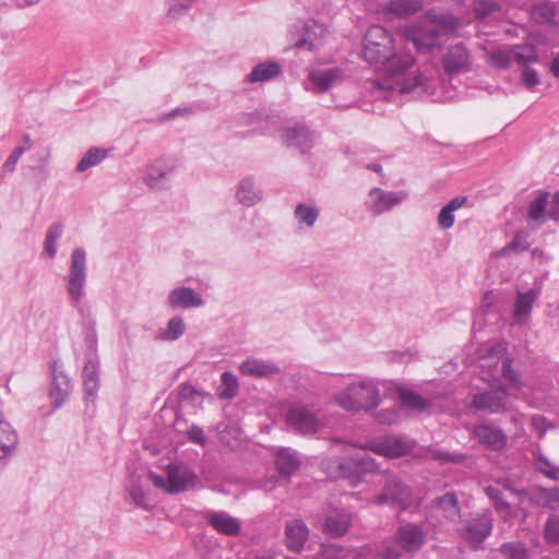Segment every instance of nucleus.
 I'll return each instance as SVG.
<instances>
[{"mask_svg":"<svg viewBox=\"0 0 559 559\" xmlns=\"http://www.w3.org/2000/svg\"><path fill=\"white\" fill-rule=\"evenodd\" d=\"M392 35L380 25L368 28L364 38V59L369 63L383 66L391 78L404 74L415 63L411 52L397 50Z\"/></svg>","mask_w":559,"mask_h":559,"instance_id":"1","label":"nucleus"},{"mask_svg":"<svg viewBox=\"0 0 559 559\" xmlns=\"http://www.w3.org/2000/svg\"><path fill=\"white\" fill-rule=\"evenodd\" d=\"M427 20L414 25L406 31V39L409 40L419 52H429L441 46L448 33L454 31V19L437 10H429Z\"/></svg>","mask_w":559,"mask_h":559,"instance_id":"2","label":"nucleus"},{"mask_svg":"<svg viewBox=\"0 0 559 559\" xmlns=\"http://www.w3.org/2000/svg\"><path fill=\"white\" fill-rule=\"evenodd\" d=\"M336 403L346 411H371L380 404V392L373 380H361L349 384L335 397Z\"/></svg>","mask_w":559,"mask_h":559,"instance_id":"3","label":"nucleus"},{"mask_svg":"<svg viewBox=\"0 0 559 559\" xmlns=\"http://www.w3.org/2000/svg\"><path fill=\"white\" fill-rule=\"evenodd\" d=\"M86 283V253L75 248L71 254L70 272L67 276V290L73 307H78L84 296Z\"/></svg>","mask_w":559,"mask_h":559,"instance_id":"4","label":"nucleus"},{"mask_svg":"<svg viewBox=\"0 0 559 559\" xmlns=\"http://www.w3.org/2000/svg\"><path fill=\"white\" fill-rule=\"evenodd\" d=\"M338 469L342 476L354 481H360L369 474L382 473L374 459L367 452L342 459L338 462Z\"/></svg>","mask_w":559,"mask_h":559,"instance_id":"5","label":"nucleus"},{"mask_svg":"<svg viewBox=\"0 0 559 559\" xmlns=\"http://www.w3.org/2000/svg\"><path fill=\"white\" fill-rule=\"evenodd\" d=\"M405 191H385L374 187L369 190L366 206L373 215L379 216L390 212L394 206L399 205L407 199Z\"/></svg>","mask_w":559,"mask_h":559,"instance_id":"6","label":"nucleus"},{"mask_svg":"<svg viewBox=\"0 0 559 559\" xmlns=\"http://www.w3.org/2000/svg\"><path fill=\"white\" fill-rule=\"evenodd\" d=\"M508 391L498 386L473 395L469 407L487 414H501L507 411Z\"/></svg>","mask_w":559,"mask_h":559,"instance_id":"7","label":"nucleus"},{"mask_svg":"<svg viewBox=\"0 0 559 559\" xmlns=\"http://www.w3.org/2000/svg\"><path fill=\"white\" fill-rule=\"evenodd\" d=\"M281 138L287 147L295 148L300 154L309 152L314 143L313 133L306 124L300 122L283 127L281 129Z\"/></svg>","mask_w":559,"mask_h":559,"instance_id":"8","label":"nucleus"},{"mask_svg":"<svg viewBox=\"0 0 559 559\" xmlns=\"http://www.w3.org/2000/svg\"><path fill=\"white\" fill-rule=\"evenodd\" d=\"M415 443L404 437L389 436L381 440L368 443L364 449L385 457H400L408 454L414 449ZM362 449V447H360Z\"/></svg>","mask_w":559,"mask_h":559,"instance_id":"9","label":"nucleus"},{"mask_svg":"<svg viewBox=\"0 0 559 559\" xmlns=\"http://www.w3.org/2000/svg\"><path fill=\"white\" fill-rule=\"evenodd\" d=\"M381 483L382 491L374 498L378 504L402 503L409 498L407 487L397 476L388 473L386 469L383 471Z\"/></svg>","mask_w":559,"mask_h":559,"instance_id":"10","label":"nucleus"},{"mask_svg":"<svg viewBox=\"0 0 559 559\" xmlns=\"http://www.w3.org/2000/svg\"><path fill=\"white\" fill-rule=\"evenodd\" d=\"M492 516L490 513H483L471 518L465 522L462 536L471 545H479L483 543L492 531Z\"/></svg>","mask_w":559,"mask_h":559,"instance_id":"11","label":"nucleus"},{"mask_svg":"<svg viewBox=\"0 0 559 559\" xmlns=\"http://www.w3.org/2000/svg\"><path fill=\"white\" fill-rule=\"evenodd\" d=\"M168 486L166 492L175 495L187 491L193 487L195 474L182 464L170 463L167 465Z\"/></svg>","mask_w":559,"mask_h":559,"instance_id":"12","label":"nucleus"},{"mask_svg":"<svg viewBox=\"0 0 559 559\" xmlns=\"http://www.w3.org/2000/svg\"><path fill=\"white\" fill-rule=\"evenodd\" d=\"M286 419L287 424L301 435H313L320 427L317 416L304 406L292 407Z\"/></svg>","mask_w":559,"mask_h":559,"instance_id":"13","label":"nucleus"},{"mask_svg":"<svg viewBox=\"0 0 559 559\" xmlns=\"http://www.w3.org/2000/svg\"><path fill=\"white\" fill-rule=\"evenodd\" d=\"M426 533L417 524H405L395 533L396 544L406 552H416L425 544Z\"/></svg>","mask_w":559,"mask_h":559,"instance_id":"14","label":"nucleus"},{"mask_svg":"<svg viewBox=\"0 0 559 559\" xmlns=\"http://www.w3.org/2000/svg\"><path fill=\"white\" fill-rule=\"evenodd\" d=\"M473 436L479 443L492 451H500L504 449L508 442V437L502 429L489 424L475 426L473 429Z\"/></svg>","mask_w":559,"mask_h":559,"instance_id":"15","label":"nucleus"},{"mask_svg":"<svg viewBox=\"0 0 559 559\" xmlns=\"http://www.w3.org/2000/svg\"><path fill=\"white\" fill-rule=\"evenodd\" d=\"M203 518L219 534L236 536L240 533V521L225 511H207Z\"/></svg>","mask_w":559,"mask_h":559,"instance_id":"16","label":"nucleus"},{"mask_svg":"<svg viewBox=\"0 0 559 559\" xmlns=\"http://www.w3.org/2000/svg\"><path fill=\"white\" fill-rule=\"evenodd\" d=\"M51 386L49 395L51 397V405L55 409L61 407L68 399L71 384L70 379L63 371L59 370L58 362L51 365Z\"/></svg>","mask_w":559,"mask_h":559,"instance_id":"17","label":"nucleus"},{"mask_svg":"<svg viewBox=\"0 0 559 559\" xmlns=\"http://www.w3.org/2000/svg\"><path fill=\"white\" fill-rule=\"evenodd\" d=\"M168 305L173 309L198 308L203 305V299L190 287H178L168 295Z\"/></svg>","mask_w":559,"mask_h":559,"instance_id":"18","label":"nucleus"},{"mask_svg":"<svg viewBox=\"0 0 559 559\" xmlns=\"http://www.w3.org/2000/svg\"><path fill=\"white\" fill-rule=\"evenodd\" d=\"M239 370L242 376L267 378L281 372V369L270 360L249 358L241 362Z\"/></svg>","mask_w":559,"mask_h":559,"instance_id":"19","label":"nucleus"},{"mask_svg":"<svg viewBox=\"0 0 559 559\" xmlns=\"http://www.w3.org/2000/svg\"><path fill=\"white\" fill-rule=\"evenodd\" d=\"M286 545L288 549L299 552L308 539L309 530L301 520H293L285 527Z\"/></svg>","mask_w":559,"mask_h":559,"instance_id":"20","label":"nucleus"},{"mask_svg":"<svg viewBox=\"0 0 559 559\" xmlns=\"http://www.w3.org/2000/svg\"><path fill=\"white\" fill-rule=\"evenodd\" d=\"M19 442L17 433L0 413V466L12 454Z\"/></svg>","mask_w":559,"mask_h":559,"instance_id":"21","label":"nucleus"},{"mask_svg":"<svg viewBox=\"0 0 559 559\" xmlns=\"http://www.w3.org/2000/svg\"><path fill=\"white\" fill-rule=\"evenodd\" d=\"M236 198L245 206H253L262 199V190L252 177H245L238 185Z\"/></svg>","mask_w":559,"mask_h":559,"instance_id":"22","label":"nucleus"},{"mask_svg":"<svg viewBox=\"0 0 559 559\" xmlns=\"http://www.w3.org/2000/svg\"><path fill=\"white\" fill-rule=\"evenodd\" d=\"M350 525V516L341 511H334L326 515L323 528L332 537H340L347 533Z\"/></svg>","mask_w":559,"mask_h":559,"instance_id":"23","label":"nucleus"},{"mask_svg":"<svg viewBox=\"0 0 559 559\" xmlns=\"http://www.w3.org/2000/svg\"><path fill=\"white\" fill-rule=\"evenodd\" d=\"M173 169V166H165L164 160L158 159L150 167L144 177V182L153 189H164Z\"/></svg>","mask_w":559,"mask_h":559,"instance_id":"24","label":"nucleus"},{"mask_svg":"<svg viewBox=\"0 0 559 559\" xmlns=\"http://www.w3.org/2000/svg\"><path fill=\"white\" fill-rule=\"evenodd\" d=\"M538 295L539 292L533 288L525 293L518 290L513 309V316L518 322H522L528 318L533 304L537 299Z\"/></svg>","mask_w":559,"mask_h":559,"instance_id":"25","label":"nucleus"},{"mask_svg":"<svg viewBox=\"0 0 559 559\" xmlns=\"http://www.w3.org/2000/svg\"><path fill=\"white\" fill-rule=\"evenodd\" d=\"M548 192H539V194L533 199L527 209L528 221L534 222L537 226L543 225L548 219Z\"/></svg>","mask_w":559,"mask_h":559,"instance_id":"26","label":"nucleus"},{"mask_svg":"<svg viewBox=\"0 0 559 559\" xmlns=\"http://www.w3.org/2000/svg\"><path fill=\"white\" fill-rule=\"evenodd\" d=\"M282 72L281 66L275 61H265L258 63L253 67L251 72L247 75V81L250 83L269 81Z\"/></svg>","mask_w":559,"mask_h":559,"instance_id":"27","label":"nucleus"},{"mask_svg":"<svg viewBox=\"0 0 559 559\" xmlns=\"http://www.w3.org/2000/svg\"><path fill=\"white\" fill-rule=\"evenodd\" d=\"M485 492L504 521H510L515 516L511 504L503 499L501 487L499 485L486 487Z\"/></svg>","mask_w":559,"mask_h":559,"instance_id":"28","label":"nucleus"},{"mask_svg":"<svg viewBox=\"0 0 559 559\" xmlns=\"http://www.w3.org/2000/svg\"><path fill=\"white\" fill-rule=\"evenodd\" d=\"M275 464L278 473L288 477L299 468L300 462L296 452L290 449H281L276 453Z\"/></svg>","mask_w":559,"mask_h":559,"instance_id":"29","label":"nucleus"},{"mask_svg":"<svg viewBox=\"0 0 559 559\" xmlns=\"http://www.w3.org/2000/svg\"><path fill=\"white\" fill-rule=\"evenodd\" d=\"M341 70L338 68L313 71L309 74L310 82L316 85L320 92L329 91L334 83L340 81Z\"/></svg>","mask_w":559,"mask_h":559,"instance_id":"30","label":"nucleus"},{"mask_svg":"<svg viewBox=\"0 0 559 559\" xmlns=\"http://www.w3.org/2000/svg\"><path fill=\"white\" fill-rule=\"evenodd\" d=\"M510 48L512 60L522 67H525V64L531 66L532 63L538 62L537 49L533 44L524 43L510 46Z\"/></svg>","mask_w":559,"mask_h":559,"instance_id":"31","label":"nucleus"},{"mask_svg":"<svg viewBox=\"0 0 559 559\" xmlns=\"http://www.w3.org/2000/svg\"><path fill=\"white\" fill-rule=\"evenodd\" d=\"M528 550L522 542L503 543L492 559H527Z\"/></svg>","mask_w":559,"mask_h":559,"instance_id":"32","label":"nucleus"},{"mask_svg":"<svg viewBox=\"0 0 559 559\" xmlns=\"http://www.w3.org/2000/svg\"><path fill=\"white\" fill-rule=\"evenodd\" d=\"M397 393L401 405L404 407L423 412L429 406L427 400H425L423 396H420L419 394L412 390L400 388L397 390Z\"/></svg>","mask_w":559,"mask_h":559,"instance_id":"33","label":"nucleus"},{"mask_svg":"<svg viewBox=\"0 0 559 559\" xmlns=\"http://www.w3.org/2000/svg\"><path fill=\"white\" fill-rule=\"evenodd\" d=\"M108 155V151L100 147H91L83 155L81 160L76 165V170L83 173L91 167L100 164Z\"/></svg>","mask_w":559,"mask_h":559,"instance_id":"34","label":"nucleus"},{"mask_svg":"<svg viewBox=\"0 0 559 559\" xmlns=\"http://www.w3.org/2000/svg\"><path fill=\"white\" fill-rule=\"evenodd\" d=\"M497 485H499L501 489L509 491L511 495L519 499V510L522 512L523 518H526L528 511L523 509L521 507V503L525 501L527 490L524 487H522L518 481L509 477L498 479Z\"/></svg>","mask_w":559,"mask_h":559,"instance_id":"35","label":"nucleus"},{"mask_svg":"<svg viewBox=\"0 0 559 559\" xmlns=\"http://www.w3.org/2000/svg\"><path fill=\"white\" fill-rule=\"evenodd\" d=\"M423 8L420 0H391L386 4V11L396 15H408L416 13Z\"/></svg>","mask_w":559,"mask_h":559,"instance_id":"36","label":"nucleus"},{"mask_svg":"<svg viewBox=\"0 0 559 559\" xmlns=\"http://www.w3.org/2000/svg\"><path fill=\"white\" fill-rule=\"evenodd\" d=\"M63 233V225L59 222L49 226L44 241V253L49 258H53L57 252V242Z\"/></svg>","mask_w":559,"mask_h":559,"instance_id":"37","label":"nucleus"},{"mask_svg":"<svg viewBox=\"0 0 559 559\" xmlns=\"http://www.w3.org/2000/svg\"><path fill=\"white\" fill-rule=\"evenodd\" d=\"M506 347L503 345H495L487 349L486 354L479 358V367L488 369L490 372L498 367L499 361L504 357Z\"/></svg>","mask_w":559,"mask_h":559,"instance_id":"38","label":"nucleus"},{"mask_svg":"<svg viewBox=\"0 0 559 559\" xmlns=\"http://www.w3.org/2000/svg\"><path fill=\"white\" fill-rule=\"evenodd\" d=\"M186 324L180 317H174L167 322L166 329L158 335L163 341L174 342L183 335Z\"/></svg>","mask_w":559,"mask_h":559,"instance_id":"39","label":"nucleus"},{"mask_svg":"<svg viewBox=\"0 0 559 559\" xmlns=\"http://www.w3.org/2000/svg\"><path fill=\"white\" fill-rule=\"evenodd\" d=\"M486 60L493 68L508 69L512 61L511 48L487 51Z\"/></svg>","mask_w":559,"mask_h":559,"instance_id":"40","label":"nucleus"},{"mask_svg":"<svg viewBox=\"0 0 559 559\" xmlns=\"http://www.w3.org/2000/svg\"><path fill=\"white\" fill-rule=\"evenodd\" d=\"M319 216V210L316 206H309L305 203H300L295 209V217L299 224H304L307 227H312Z\"/></svg>","mask_w":559,"mask_h":559,"instance_id":"41","label":"nucleus"},{"mask_svg":"<svg viewBox=\"0 0 559 559\" xmlns=\"http://www.w3.org/2000/svg\"><path fill=\"white\" fill-rule=\"evenodd\" d=\"M31 146H32L31 139H29L28 135H25L24 139H23V144L16 146L11 152V154L9 155L7 160L4 162V164L2 166V173L3 174L12 173L15 169V166H16L20 157L22 156V154L24 152L28 151L31 148Z\"/></svg>","mask_w":559,"mask_h":559,"instance_id":"42","label":"nucleus"},{"mask_svg":"<svg viewBox=\"0 0 559 559\" xmlns=\"http://www.w3.org/2000/svg\"><path fill=\"white\" fill-rule=\"evenodd\" d=\"M536 469L552 480H559V466L552 464L543 453L535 455Z\"/></svg>","mask_w":559,"mask_h":559,"instance_id":"43","label":"nucleus"},{"mask_svg":"<svg viewBox=\"0 0 559 559\" xmlns=\"http://www.w3.org/2000/svg\"><path fill=\"white\" fill-rule=\"evenodd\" d=\"M222 385L224 389L221 392V397L230 400L238 393V380L230 371H224L221 376Z\"/></svg>","mask_w":559,"mask_h":559,"instance_id":"44","label":"nucleus"},{"mask_svg":"<svg viewBox=\"0 0 559 559\" xmlns=\"http://www.w3.org/2000/svg\"><path fill=\"white\" fill-rule=\"evenodd\" d=\"M549 495H550V488L539 487L532 491H527L525 501L527 500L533 506L548 509L549 508Z\"/></svg>","mask_w":559,"mask_h":559,"instance_id":"45","label":"nucleus"},{"mask_svg":"<svg viewBox=\"0 0 559 559\" xmlns=\"http://www.w3.org/2000/svg\"><path fill=\"white\" fill-rule=\"evenodd\" d=\"M499 10V4L491 0H476L474 2V13L479 20L489 17Z\"/></svg>","mask_w":559,"mask_h":559,"instance_id":"46","label":"nucleus"},{"mask_svg":"<svg viewBox=\"0 0 559 559\" xmlns=\"http://www.w3.org/2000/svg\"><path fill=\"white\" fill-rule=\"evenodd\" d=\"M530 247V243H528V240H527V235L523 231H519L514 235L512 241L506 246L504 248H502L498 254L499 255H504L507 254L509 251H516V252H523L525 250H527Z\"/></svg>","mask_w":559,"mask_h":559,"instance_id":"47","label":"nucleus"},{"mask_svg":"<svg viewBox=\"0 0 559 559\" xmlns=\"http://www.w3.org/2000/svg\"><path fill=\"white\" fill-rule=\"evenodd\" d=\"M544 537L549 544H559V516L550 515L544 526Z\"/></svg>","mask_w":559,"mask_h":559,"instance_id":"48","label":"nucleus"},{"mask_svg":"<svg viewBox=\"0 0 559 559\" xmlns=\"http://www.w3.org/2000/svg\"><path fill=\"white\" fill-rule=\"evenodd\" d=\"M532 16L537 23H549L555 17V9L550 3L534 5Z\"/></svg>","mask_w":559,"mask_h":559,"instance_id":"49","label":"nucleus"},{"mask_svg":"<svg viewBox=\"0 0 559 559\" xmlns=\"http://www.w3.org/2000/svg\"><path fill=\"white\" fill-rule=\"evenodd\" d=\"M425 78L421 74H416L409 78L403 79L400 84V91L402 94L415 93L417 91H424Z\"/></svg>","mask_w":559,"mask_h":559,"instance_id":"50","label":"nucleus"},{"mask_svg":"<svg viewBox=\"0 0 559 559\" xmlns=\"http://www.w3.org/2000/svg\"><path fill=\"white\" fill-rule=\"evenodd\" d=\"M433 504L443 511L445 518L454 515V492L448 491L443 496L433 499Z\"/></svg>","mask_w":559,"mask_h":559,"instance_id":"51","label":"nucleus"},{"mask_svg":"<svg viewBox=\"0 0 559 559\" xmlns=\"http://www.w3.org/2000/svg\"><path fill=\"white\" fill-rule=\"evenodd\" d=\"M438 224L443 229H448L454 225V199H451L440 211Z\"/></svg>","mask_w":559,"mask_h":559,"instance_id":"52","label":"nucleus"},{"mask_svg":"<svg viewBox=\"0 0 559 559\" xmlns=\"http://www.w3.org/2000/svg\"><path fill=\"white\" fill-rule=\"evenodd\" d=\"M128 496L136 507L142 508L144 510L150 509L145 493L138 483L132 484L128 488Z\"/></svg>","mask_w":559,"mask_h":559,"instance_id":"53","label":"nucleus"},{"mask_svg":"<svg viewBox=\"0 0 559 559\" xmlns=\"http://www.w3.org/2000/svg\"><path fill=\"white\" fill-rule=\"evenodd\" d=\"M374 419L380 424L393 425L400 420V412L396 406L381 409L374 414Z\"/></svg>","mask_w":559,"mask_h":559,"instance_id":"54","label":"nucleus"},{"mask_svg":"<svg viewBox=\"0 0 559 559\" xmlns=\"http://www.w3.org/2000/svg\"><path fill=\"white\" fill-rule=\"evenodd\" d=\"M501 361H502L501 373H502L503 378L507 381H509L520 388L521 386V377H520V373L512 368V360L510 358L503 357L501 359Z\"/></svg>","mask_w":559,"mask_h":559,"instance_id":"55","label":"nucleus"},{"mask_svg":"<svg viewBox=\"0 0 559 559\" xmlns=\"http://www.w3.org/2000/svg\"><path fill=\"white\" fill-rule=\"evenodd\" d=\"M521 81L524 86L528 90L534 88L540 83L539 75L535 69L531 66L525 64L521 70Z\"/></svg>","mask_w":559,"mask_h":559,"instance_id":"56","label":"nucleus"},{"mask_svg":"<svg viewBox=\"0 0 559 559\" xmlns=\"http://www.w3.org/2000/svg\"><path fill=\"white\" fill-rule=\"evenodd\" d=\"M195 0H169L168 16L179 19Z\"/></svg>","mask_w":559,"mask_h":559,"instance_id":"57","label":"nucleus"},{"mask_svg":"<svg viewBox=\"0 0 559 559\" xmlns=\"http://www.w3.org/2000/svg\"><path fill=\"white\" fill-rule=\"evenodd\" d=\"M472 58L466 48L456 44V73L466 72L471 69Z\"/></svg>","mask_w":559,"mask_h":559,"instance_id":"58","label":"nucleus"},{"mask_svg":"<svg viewBox=\"0 0 559 559\" xmlns=\"http://www.w3.org/2000/svg\"><path fill=\"white\" fill-rule=\"evenodd\" d=\"M83 381H99V364L95 358H88L82 371Z\"/></svg>","mask_w":559,"mask_h":559,"instance_id":"59","label":"nucleus"},{"mask_svg":"<svg viewBox=\"0 0 559 559\" xmlns=\"http://www.w3.org/2000/svg\"><path fill=\"white\" fill-rule=\"evenodd\" d=\"M178 394L180 400L191 403L199 402L200 397L202 396V393L188 382L180 384Z\"/></svg>","mask_w":559,"mask_h":559,"instance_id":"60","label":"nucleus"},{"mask_svg":"<svg viewBox=\"0 0 559 559\" xmlns=\"http://www.w3.org/2000/svg\"><path fill=\"white\" fill-rule=\"evenodd\" d=\"M531 421L539 439H542L546 435L548 429L554 428V426L547 420V418L539 414L533 415Z\"/></svg>","mask_w":559,"mask_h":559,"instance_id":"61","label":"nucleus"},{"mask_svg":"<svg viewBox=\"0 0 559 559\" xmlns=\"http://www.w3.org/2000/svg\"><path fill=\"white\" fill-rule=\"evenodd\" d=\"M83 388H84V401L86 404V407L90 406V404L94 405L95 400L97 397V392L99 389V381H83Z\"/></svg>","mask_w":559,"mask_h":559,"instance_id":"62","label":"nucleus"},{"mask_svg":"<svg viewBox=\"0 0 559 559\" xmlns=\"http://www.w3.org/2000/svg\"><path fill=\"white\" fill-rule=\"evenodd\" d=\"M187 436L189 441L204 445L206 442V438L204 436L203 429L197 425H192L190 429L187 431Z\"/></svg>","mask_w":559,"mask_h":559,"instance_id":"63","label":"nucleus"},{"mask_svg":"<svg viewBox=\"0 0 559 559\" xmlns=\"http://www.w3.org/2000/svg\"><path fill=\"white\" fill-rule=\"evenodd\" d=\"M548 218L559 223V191L548 201Z\"/></svg>","mask_w":559,"mask_h":559,"instance_id":"64","label":"nucleus"}]
</instances>
